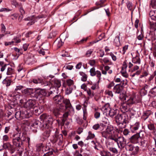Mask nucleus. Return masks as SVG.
<instances>
[{
	"label": "nucleus",
	"instance_id": "nucleus-1",
	"mask_svg": "<svg viewBox=\"0 0 156 156\" xmlns=\"http://www.w3.org/2000/svg\"><path fill=\"white\" fill-rule=\"evenodd\" d=\"M41 120L43 121V126L44 128L47 129L42 134L41 136L42 140L47 139L50 135V132L53 119L50 116L46 114H43L40 116Z\"/></svg>",
	"mask_w": 156,
	"mask_h": 156
},
{
	"label": "nucleus",
	"instance_id": "nucleus-2",
	"mask_svg": "<svg viewBox=\"0 0 156 156\" xmlns=\"http://www.w3.org/2000/svg\"><path fill=\"white\" fill-rule=\"evenodd\" d=\"M30 138L28 137L26 138V135L24 133H18L13 135L12 143L13 145L16 147H20V150L18 152L20 155H21L23 150L21 147L23 142L26 141L28 145L29 144Z\"/></svg>",
	"mask_w": 156,
	"mask_h": 156
},
{
	"label": "nucleus",
	"instance_id": "nucleus-3",
	"mask_svg": "<svg viewBox=\"0 0 156 156\" xmlns=\"http://www.w3.org/2000/svg\"><path fill=\"white\" fill-rule=\"evenodd\" d=\"M117 133L113 128L111 126H108L105 131L101 133L103 137L112 140H113L115 139Z\"/></svg>",
	"mask_w": 156,
	"mask_h": 156
},
{
	"label": "nucleus",
	"instance_id": "nucleus-4",
	"mask_svg": "<svg viewBox=\"0 0 156 156\" xmlns=\"http://www.w3.org/2000/svg\"><path fill=\"white\" fill-rule=\"evenodd\" d=\"M127 102V103L129 105H131L134 104H136L141 102L140 97L135 94H133L129 97H127L125 99Z\"/></svg>",
	"mask_w": 156,
	"mask_h": 156
},
{
	"label": "nucleus",
	"instance_id": "nucleus-5",
	"mask_svg": "<svg viewBox=\"0 0 156 156\" xmlns=\"http://www.w3.org/2000/svg\"><path fill=\"white\" fill-rule=\"evenodd\" d=\"M114 139H114L113 141L115 143H117L119 148L122 150L125 147L127 144V142L126 139L124 137L119 136L118 134L117 133Z\"/></svg>",
	"mask_w": 156,
	"mask_h": 156
},
{
	"label": "nucleus",
	"instance_id": "nucleus-6",
	"mask_svg": "<svg viewBox=\"0 0 156 156\" xmlns=\"http://www.w3.org/2000/svg\"><path fill=\"white\" fill-rule=\"evenodd\" d=\"M23 107L29 109H33L36 112H38L39 110L37 109L35 101L32 99L29 100L25 102L23 105Z\"/></svg>",
	"mask_w": 156,
	"mask_h": 156
},
{
	"label": "nucleus",
	"instance_id": "nucleus-7",
	"mask_svg": "<svg viewBox=\"0 0 156 156\" xmlns=\"http://www.w3.org/2000/svg\"><path fill=\"white\" fill-rule=\"evenodd\" d=\"M55 90H54L53 92L50 91L47 92L44 89H37L35 92V95H37L38 97L39 96L40 97H42L43 96H46L48 97L51 94H53L55 93Z\"/></svg>",
	"mask_w": 156,
	"mask_h": 156
},
{
	"label": "nucleus",
	"instance_id": "nucleus-8",
	"mask_svg": "<svg viewBox=\"0 0 156 156\" xmlns=\"http://www.w3.org/2000/svg\"><path fill=\"white\" fill-rule=\"evenodd\" d=\"M108 150L112 152L113 154L111 155L109 152L103 150L100 151V155L101 156H114L115 154H117L118 153L117 150L113 147L109 149Z\"/></svg>",
	"mask_w": 156,
	"mask_h": 156
},
{
	"label": "nucleus",
	"instance_id": "nucleus-9",
	"mask_svg": "<svg viewBox=\"0 0 156 156\" xmlns=\"http://www.w3.org/2000/svg\"><path fill=\"white\" fill-rule=\"evenodd\" d=\"M44 17V16L43 15L38 16L35 17L34 16L28 17L25 19V20L30 21L28 23H27L28 26H30L33 24H34L36 20L40 18H43Z\"/></svg>",
	"mask_w": 156,
	"mask_h": 156
},
{
	"label": "nucleus",
	"instance_id": "nucleus-10",
	"mask_svg": "<svg viewBox=\"0 0 156 156\" xmlns=\"http://www.w3.org/2000/svg\"><path fill=\"white\" fill-rule=\"evenodd\" d=\"M23 93L26 95H30L31 97L38 98V96L37 95H35V92H34V90L32 88L26 89L24 90Z\"/></svg>",
	"mask_w": 156,
	"mask_h": 156
},
{
	"label": "nucleus",
	"instance_id": "nucleus-11",
	"mask_svg": "<svg viewBox=\"0 0 156 156\" xmlns=\"http://www.w3.org/2000/svg\"><path fill=\"white\" fill-rule=\"evenodd\" d=\"M62 102L65 105L66 110L69 109V111H73V107L69 100L66 99H63Z\"/></svg>",
	"mask_w": 156,
	"mask_h": 156
},
{
	"label": "nucleus",
	"instance_id": "nucleus-12",
	"mask_svg": "<svg viewBox=\"0 0 156 156\" xmlns=\"http://www.w3.org/2000/svg\"><path fill=\"white\" fill-rule=\"evenodd\" d=\"M123 89V86L121 84L116 85L114 87L113 92L115 94H120Z\"/></svg>",
	"mask_w": 156,
	"mask_h": 156
},
{
	"label": "nucleus",
	"instance_id": "nucleus-13",
	"mask_svg": "<svg viewBox=\"0 0 156 156\" xmlns=\"http://www.w3.org/2000/svg\"><path fill=\"white\" fill-rule=\"evenodd\" d=\"M63 139V135L62 134H58V133L55 132L54 136H53L54 142H56L58 141L59 142H61Z\"/></svg>",
	"mask_w": 156,
	"mask_h": 156
},
{
	"label": "nucleus",
	"instance_id": "nucleus-14",
	"mask_svg": "<svg viewBox=\"0 0 156 156\" xmlns=\"http://www.w3.org/2000/svg\"><path fill=\"white\" fill-rule=\"evenodd\" d=\"M129 106L127 103V102L126 103L122 104L120 107V108L121 111L124 113L126 112H127L129 109Z\"/></svg>",
	"mask_w": 156,
	"mask_h": 156
},
{
	"label": "nucleus",
	"instance_id": "nucleus-15",
	"mask_svg": "<svg viewBox=\"0 0 156 156\" xmlns=\"http://www.w3.org/2000/svg\"><path fill=\"white\" fill-rule=\"evenodd\" d=\"M22 116L24 118H29L31 117L32 115V113L30 112V111L29 110H26L25 109L23 110L22 112Z\"/></svg>",
	"mask_w": 156,
	"mask_h": 156
},
{
	"label": "nucleus",
	"instance_id": "nucleus-16",
	"mask_svg": "<svg viewBox=\"0 0 156 156\" xmlns=\"http://www.w3.org/2000/svg\"><path fill=\"white\" fill-rule=\"evenodd\" d=\"M139 138V135L138 134H136L132 136L130 138V141L132 143H136L138 142Z\"/></svg>",
	"mask_w": 156,
	"mask_h": 156
},
{
	"label": "nucleus",
	"instance_id": "nucleus-17",
	"mask_svg": "<svg viewBox=\"0 0 156 156\" xmlns=\"http://www.w3.org/2000/svg\"><path fill=\"white\" fill-rule=\"evenodd\" d=\"M140 126V123L136 122L134 125L131 126L130 129L132 132H135L139 129Z\"/></svg>",
	"mask_w": 156,
	"mask_h": 156
},
{
	"label": "nucleus",
	"instance_id": "nucleus-18",
	"mask_svg": "<svg viewBox=\"0 0 156 156\" xmlns=\"http://www.w3.org/2000/svg\"><path fill=\"white\" fill-rule=\"evenodd\" d=\"M151 114H152V112L150 110H148L145 111L143 113L142 118L144 120H145Z\"/></svg>",
	"mask_w": 156,
	"mask_h": 156
},
{
	"label": "nucleus",
	"instance_id": "nucleus-19",
	"mask_svg": "<svg viewBox=\"0 0 156 156\" xmlns=\"http://www.w3.org/2000/svg\"><path fill=\"white\" fill-rule=\"evenodd\" d=\"M63 97L61 96L56 95L53 98V100L55 103L57 104H59L63 100Z\"/></svg>",
	"mask_w": 156,
	"mask_h": 156
},
{
	"label": "nucleus",
	"instance_id": "nucleus-20",
	"mask_svg": "<svg viewBox=\"0 0 156 156\" xmlns=\"http://www.w3.org/2000/svg\"><path fill=\"white\" fill-rule=\"evenodd\" d=\"M124 113L121 114H118L115 117V120L118 123L122 122V119L124 118Z\"/></svg>",
	"mask_w": 156,
	"mask_h": 156
},
{
	"label": "nucleus",
	"instance_id": "nucleus-21",
	"mask_svg": "<svg viewBox=\"0 0 156 156\" xmlns=\"http://www.w3.org/2000/svg\"><path fill=\"white\" fill-rule=\"evenodd\" d=\"M71 111H69V109L66 110V112L63 114V118L62 120V125H64L65 122L66 121L68 116L69 115V112H70Z\"/></svg>",
	"mask_w": 156,
	"mask_h": 156
},
{
	"label": "nucleus",
	"instance_id": "nucleus-22",
	"mask_svg": "<svg viewBox=\"0 0 156 156\" xmlns=\"http://www.w3.org/2000/svg\"><path fill=\"white\" fill-rule=\"evenodd\" d=\"M40 123L41 122L38 120H35L34 122H33L31 125V128L33 129V127L37 128L39 126Z\"/></svg>",
	"mask_w": 156,
	"mask_h": 156
},
{
	"label": "nucleus",
	"instance_id": "nucleus-23",
	"mask_svg": "<svg viewBox=\"0 0 156 156\" xmlns=\"http://www.w3.org/2000/svg\"><path fill=\"white\" fill-rule=\"evenodd\" d=\"M143 30H138L137 33V38L138 40H142L144 37Z\"/></svg>",
	"mask_w": 156,
	"mask_h": 156
},
{
	"label": "nucleus",
	"instance_id": "nucleus-24",
	"mask_svg": "<svg viewBox=\"0 0 156 156\" xmlns=\"http://www.w3.org/2000/svg\"><path fill=\"white\" fill-rule=\"evenodd\" d=\"M79 74L81 76V80L83 82L86 81L87 78V75L82 72H80Z\"/></svg>",
	"mask_w": 156,
	"mask_h": 156
},
{
	"label": "nucleus",
	"instance_id": "nucleus-25",
	"mask_svg": "<svg viewBox=\"0 0 156 156\" xmlns=\"http://www.w3.org/2000/svg\"><path fill=\"white\" fill-rule=\"evenodd\" d=\"M111 109L110 105L108 103L106 104L102 108V110L104 112H109Z\"/></svg>",
	"mask_w": 156,
	"mask_h": 156
},
{
	"label": "nucleus",
	"instance_id": "nucleus-26",
	"mask_svg": "<svg viewBox=\"0 0 156 156\" xmlns=\"http://www.w3.org/2000/svg\"><path fill=\"white\" fill-rule=\"evenodd\" d=\"M15 116L17 119H23L21 111H19L16 112L15 114Z\"/></svg>",
	"mask_w": 156,
	"mask_h": 156
},
{
	"label": "nucleus",
	"instance_id": "nucleus-27",
	"mask_svg": "<svg viewBox=\"0 0 156 156\" xmlns=\"http://www.w3.org/2000/svg\"><path fill=\"white\" fill-rule=\"evenodd\" d=\"M12 82L11 80L7 78H6L2 82V83L4 84H5L6 87H8L9 86Z\"/></svg>",
	"mask_w": 156,
	"mask_h": 156
},
{
	"label": "nucleus",
	"instance_id": "nucleus-28",
	"mask_svg": "<svg viewBox=\"0 0 156 156\" xmlns=\"http://www.w3.org/2000/svg\"><path fill=\"white\" fill-rule=\"evenodd\" d=\"M134 26L136 28H140L142 29L143 27L142 25H141L140 23H139V21L138 19H136L134 23Z\"/></svg>",
	"mask_w": 156,
	"mask_h": 156
},
{
	"label": "nucleus",
	"instance_id": "nucleus-29",
	"mask_svg": "<svg viewBox=\"0 0 156 156\" xmlns=\"http://www.w3.org/2000/svg\"><path fill=\"white\" fill-rule=\"evenodd\" d=\"M132 62L134 63L140 64V60L138 56H136L135 57L133 58Z\"/></svg>",
	"mask_w": 156,
	"mask_h": 156
},
{
	"label": "nucleus",
	"instance_id": "nucleus-30",
	"mask_svg": "<svg viewBox=\"0 0 156 156\" xmlns=\"http://www.w3.org/2000/svg\"><path fill=\"white\" fill-rule=\"evenodd\" d=\"M7 69L6 74L7 75H11L14 73V70L11 67H8L7 68Z\"/></svg>",
	"mask_w": 156,
	"mask_h": 156
},
{
	"label": "nucleus",
	"instance_id": "nucleus-31",
	"mask_svg": "<svg viewBox=\"0 0 156 156\" xmlns=\"http://www.w3.org/2000/svg\"><path fill=\"white\" fill-rule=\"evenodd\" d=\"M129 122V119L128 115L124 113V118L122 119V123L125 124H127Z\"/></svg>",
	"mask_w": 156,
	"mask_h": 156
},
{
	"label": "nucleus",
	"instance_id": "nucleus-32",
	"mask_svg": "<svg viewBox=\"0 0 156 156\" xmlns=\"http://www.w3.org/2000/svg\"><path fill=\"white\" fill-rule=\"evenodd\" d=\"M111 140H110L108 141L106 143V147L107 149H109L113 147L114 145V143L112 141H111Z\"/></svg>",
	"mask_w": 156,
	"mask_h": 156
},
{
	"label": "nucleus",
	"instance_id": "nucleus-33",
	"mask_svg": "<svg viewBox=\"0 0 156 156\" xmlns=\"http://www.w3.org/2000/svg\"><path fill=\"white\" fill-rule=\"evenodd\" d=\"M53 113L56 117L58 116L60 113V110L58 108H55L53 109Z\"/></svg>",
	"mask_w": 156,
	"mask_h": 156
},
{
	"label": "nucleus",
	"instance_id": "nucleus-34",
	"mask_svg": "<svg viewBox=\"0 0 156 156\" xmlns=\"http://www.w3.org/2000/svg\"><path fill=\"white\" fill-rule=\"evenodd\" d=\"M133 147L134 146L132 144H130L127 143L125 146V148L127 151H132Z\"/></svg>",
	"mask_w": 156,
	"mask_h": 156
},
{
	"label": "nucleus",
	"instance_id": "nucleus-35",
	"mask_svg": "<svg viewBox=\"0 0 156 156\" xmlns=\"http://www.w3.org/2000/svg\"><path fill=\"white\" fill-rule=\"evenodd\" d=\"M54 86L57 88H58L61 86L60 81L58 80L55 79L54 81Z\"/></svg>",
	"mask_w": 156,
	"mask_h": 156
},
{
	"label": "nucleus",
	"instance_id": "nucleus-36",
	"mask_svg": "<svg viewBox=\"0 0 156 156\" xmlns=\"http://www.w3.org/2000/svg\"><path fill=\"white\" fill-rule=\"evenodd\" d=\"M139 148L138 147H134L133 150H132L133 151L132 153V154L134 155H136L139 151Z\"/></svg>",
	"mask_w": 156,
	"mask_h": 156
},
{
	"label": "nucleus",
	"instance_id": "nucleus-37",
	"mask_svg": "<svg viewBox=\"0 0 156 156\" xmlns=\"http://www.w3.org/2000/svg\"><path fill=\"white\" fill-rule=\"evenodd\" d=\"M55 43L56 44L57 47L58 48H60L62 46L63 44V43L61 39L57 40L55 41Z\"/></svg>",
	"mask_w": 156,
	"mask_h": 156
},
{
	"label": "nucleus",
	"instance_id": "nucleus-38",
	"mask_svg": "<svg viewBox=\"0 0 156 156\" xmlns=\"http://www.w3.org/2000/svg\"><path fill=\"white\" fill-rule=\"evenodd\" d=\"M86 91L87 94L90 98H92L94 96V92L93 91L91 90L90 89H88Z\"/></svg>",
	"mask_w": 156,
	"mask_h": 156
},
{
	"label": "nucleus",
	"instance_id": "nucleus-39",
	"mask_svg": "<svg viewBox=\"0 0 156 156\" xmlns=\"http://www.w3.org/2000/svg\"><path fill=\"white\" fill-rule=\"evenodd\" d=\"M156 13V11H151L149 13V16L151 19L153 20L155 19L156 18L155 17V15Z\"/></svg>",
	"mask_w": 156,
	"mask_h": 156
},
{
	"label": "nucleus",
	"instance_id": "nucleus-40",
	"mask_svg": "<svg viewBox=\"0 0 156 156\" xmlns=\"http://www.w3.org/2000/svg\"><path fill=\"white\" fill-rule=\"evenodd\" d=\"M57 34L55 31H52L49 34L48 38H52L55 37Z\"/></svg>",
	"mask_w": 156,
	"mask_h": 156
},
{
	"label": "nucleus",
	"instance_id": "nucleus-41",
	"mask_svg": "<svg viewBox=\"0 0 156 156\" xmlns=\"http://www.w3.org/2000/svg\"><path fill=\"white\" fill-rule=\"evenodd\" d=\"M121 73L123 76L125 78H127L128 77V75L126 72V69H122L121 71Z\"/></svg>",
	"mask_w": 156,
	"mask_h": 156
},
{
	"label": "nucleus",
	"instance_id": "nucleus-42",
	"mask_svg": "<svg viewBox=\"0 0 156 156\" xmlns=\"http://www.w3.org/2000/svg\"><path fill=\"white\" fill-rule=\"evenodd\" d=\"M9 96L10 97H13L16 100H17V98H19L20 96L18 94H16L14 92L12 93V94H9Z\"/></svg>",
	"mask_w": 156,
	"mask_h": 156
},
{
	"label": "nucleus",
	"instance_id": "nucleus-43",
	"mask_svg": "<svg viewBox=\"0 0 156 156\" xmlns=\"http://www.w3.org/2000/svg\"><path fill=\"white\" fill-rule=\"evenodd\" d=\"M95 137V135L94 133H93L91 131L88 132V135L87 137V139H91L94 138Z\"/></svg>",
	"mask_w": 156,
	"mask_h": 156
},
{
	"label": "nucleus",
	"instance_id": "nucleus-44",
	"mask_svg": "<svg viewBox=\"0 0 156 156\" xmlns=\"http://www.w3.org/2000/svg\"><path fill=\"white\" fill-rule=\"evenodd\" d=\"M150 5L153 8L156 9V0H151Z\"/></svg>",
	"mask_w": 156,
	"mask_h": 156
},
{
	"label": "nucleus",
	"instance_id": "nucleus-45",
	"mask_svg": "<svg viewBox=\"0 0 156 156\" xmlns=\"http://www.w3.org/2000/svg\"><path fill=\"white\" fill-rule=\"evenodd\" d=\"M19 10L22 15L25 14V11L21 4L19 5Z\"/></svg>",
	"mask_w": 156,
	"mask_h": 156
},
{
	"label": "nucleus",
	"instance_id": "nucleus-46",
	"mask_svg": "<svg viewBox=\"0 0 156 156\" xmlns=\"http://www.w3.org/2000/svg\"><path fill=\"white\" fill-rule=\"evenodd\" d=\"M108 112L109 115L111 117H112L116 114L115 111L113 109H111Z\"/></svg>",
	"mask_w": 156,
	"mask_h": 156
},
{
	"label": "nucleus",
	"instance_id": "nucleus-47",
	"mask_svg": "<svg viewBox=\"0 0 156 156\" xmlns=\"http://www.w3.org/2000/svg\"><path fill=\"white\" fill-rule=\"evenodd\" d=\"M7 149L10 151V153L11 154L13 153L15 151V148L13 147V146L10 144L9 145L8 147V148Z\"/></svg>",
	"mask_w": 156,
	"mask_h": 156
},
{
	"label": "nucleus",
	"instance_id": "nucleus-48",
	"mask_svg": "<svg viewBox=\"0 0 156 156\" xmlns=\"http://www.w3.org/2000/svg\"><path fill=\"white\" fill-rule=\"evenodd\" d=\"M119 125V131H122V129L126 127V124H123V123H118Z\"/></svg>",
	"mask_w": 156,
	"mask_h": 156
},
{
	"label": "nucleus",
	"instance_id": "nucleus-49",
	"mask_svg": "<svg viewBox=\"0 0 156 156\" xmlns=\"http://www.w3.org/2000/svg\"><path fill=\"white\" fill-rule=\"evenodd\" d=\"M114 43L115 44V45L119 46L120 44L119 37H116L114 40Z\"/></svg>",
	"mask_w": 156,
	"mask_h": 156
},
{
	"label": "nucleus",
	"instance_id": "nucleus-50",
	"mask_svg": "<svg viewBox=\"0 0 156 156\" xmlns=\"http://www.w3.org/2000/svg\"><path fill=\"white\" fill-rule=\"evenodd\" d=\"M141 73V71L140 70H138L136 71L135 73H133L131 75L132 77H133L135 76H137L139 75Z\"/></svg>",
	"mask_w": 156,
	"mask_h": 156
},
{
	"label": "nucleus",
	"instance_id": "nucleus-51",
	"mask_svg": "<svg viewBox=\"0 0 156 156\" xmlns=\"http://www.w3.org/2000/svg\"><path fill=\"white\" fill-rule=\"evenodd\" d=\"M90 75L92 76H94L95 75L96 71H95V69L94 68H92L90 70Z\"/></svg>",
	"mask_w": 156,
	"mask_h": 156
},
{
	"label": "nucleus",
	"instance_id": "nucleus-52",
	"mask_svg": "<svg viewBox=\"0 0 156 156\" xmlns=\"http://www.w3.org/2000/svg\"><path fill=\"white\" fill-rule=\"evenodd\" d=\"M43 145L42 143H40L36 145V149L37 151H39L43 148Z\"/></svg>",
	"mask_w": 156,
	"mask_h": 156
},
{
	"label": "nucleus",
	"instance_id": "nucleus-53",
	"mask_svg": "<svg viewBox=\"0 0 156 156\" xmlns=\"http://www.w3.org/2000/svg\"><path fill=\"white\" fill-rule=\"evenodd\" d=\"M11 4L13 5H14L16 7L18 6L19 4L16 0H11Z\"/></svg>",
	"mask_w": 156,
	"mask_h": 156
},
{
	"label": "nucleus",
	"instance_id": "nucleus-54",
	"mask_svg": "<svg viewBox=\"0 0 156 156\" xmlns=\"http://www.w3.org/2000/svg\"><path fill=\"white\" fill-rule=\"evenodd\" d=\"M93 51V50L91 49L88 50L86 53L85 56L87 57H90L91 54L92 53Z\"/></svg>",
	"mask_w": 156,
	"mask_h": 156
},
{
	"label": "nucleus",
	"instance_id": "nucleus-55",
	"mask_svg": "<svg viewBox=\"0 0 156 156\" xmlns=\"http://www.w3.org/2000/svg\"><path fill=\"white\" fill-rule=\"evenodd\" d=\"M72 89L70 87H67L66 90V94L68 95L70 94L72 92Z\"/></svg>",
	"mask_w": 156,
	"mask_h": 156
},
{
	"label": "nucleus",
	"instance_id": "nucleus-56",
	"mask_svg": "<svg viewBox=\"0 0 156 156\" xmlns=\"http://www.w3.org/2000/svg\"><path fill=\"white\" fill-rule=\"evenodd\" d=\"M127 67V61L126 60H125L123 62L122 69H126Z\"/></svg>",
	"mask_w": 156,
	"mask_h": 156
},
{
	"label": "nucleus",
	"instance_id": "nucleus-57",
	"mask_svg": "<svg viewBox=\"0 0 156 156\" xmlns=\"http://www.w3.org/2000/svg\"><path fill=\"white\" fill-rule=\"evenodd\" d=\"M150 93L151 94H153L154 95L156 94V87H154L153 88L151 89L150 91Z\"/></svg>",
	"mask_w": 156,
	"mask_h": 156
},
{
	"label": "nucleus",
	"instance_id": "nucleus-58",
	"mask_svg": "<svg viewBox=\"0 0 156 156\" xmlns=\"http://www.w3.org/2000/svg\"><path fill=\"white\" fill-rule=\"evenodd\" d=\"M88 38V37H87L86 38H84L82 39L81 40L77 42L78 44H81L83 43L84 42H85L87 41V39Z\"/></svg>",
	"mask_w": 156,
	"mask_h": 156
},
{
	"label": "nucleus",
	"instance_id": "nucleus-59",
	"mask_svg": "<svg viewBox=\"0 0 156 156\" xmlns=\"http://www.w3.org/2000/svg\"><path fill=\"white\" fill-rule=\"evenodd\" d=\"M66 83L68 86H70L73 84V81L71 79H69L66 80Z\"/></svg>",
	"mask_w": 156,
	"mask_h": 156
},
{
	"label": "nucleus",
	"instance_id": "nucleus-60",
	"mask_svg": "<svg viewBox=\"0 0 156 156\" xmlns=\"http://www.w3.org/2000/svg\"><path fill=\"white\" fill-rule=\"evenodd\" d=\"M96 74H95V75H96L97 77L98 78L99 80H100L101 76V72L98 70L96 71Z\"/></svg>",
	"mask_w": 156,
	"mask_h": 156
},
{
	"label": "nucleus",
	"instance_id": "nucleus-61",
	"mask_svg": "<svg viewBox=\"0 0 156 156\" xmlns=\"http://www.w3.org/2000/svg\"><path fill=\"white\" fill-rule=\"evenodd\" d=\"M148 129L150 130H153L154 128V125L153 124L151 123L148 125L147 126Z\"/></svg>",
	"mask_w": 156,
	"mask_h": 156
},
{
	"label": "nucleus",
	"instance_id": "nucleus-62",
	"mask_svg": "<svg viewBox=\"0 0 156 156\" xmlns=\"http://www.w3.org/2000/svg\"><path fill=\"white\" fill-rule=\"evenodd\" d=\"M139 67L137 65L134 66L133 68L132 69L131 71L132 72H134L138 70L139 69Z\"/></svg>",
	"mask_w": 156,
	"mask_h": 156
},
{
	"label": "nucleus",
	"instance_id": "nucleus-63",
	"mask_svg": "<svg viewBox=\"0 0 156 156\" xmlns=\"http://www.w3.org/2000/svg\"><path fill=\"white\" fill-rule=\"evenodd\" d=\"M129 133V131L127 129H125L123 131V133L125 136L128 135Z\"/></svg>",
	"mask_w": 156,
	"mask_h": 156
},
{
	"label": "nucleus",
	"instance_id": "nucleus-64",
	"mask_svg": "<svg viewBox=\"0 0 156 156\" xmlns=\"http://www.w3.org/2000/svg\"><path fill=\"white\" fill-rule=\"evenodd\" d=\"M100 115V113L96 111L94 114V117L97 119L98 118Z\"/></svg>",
	"mask_w": 156,
	"mask_h": 156
}]
</instances>
